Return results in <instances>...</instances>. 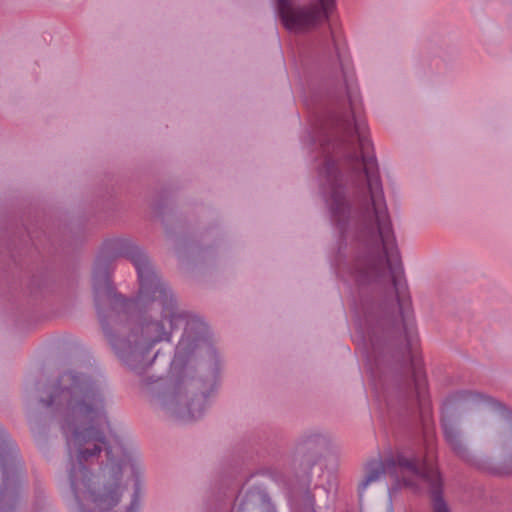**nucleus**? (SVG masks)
I'll use <instances>...</instances> for the list:
<instances>
[{"instance_id":"obj_13","label":"nucleus","mask_w":512,"mask_h":512,"mask_svg":"<svg viewBox=\"0 0 512 512\" xmlns=\"http://www.w3.org/2000/svg\"><path fill=\"white\" fill-rule=\"evenodd\" d=\"M381 323L382 325H388V326H391L394 324V320L392 319V316L390 314V312L388 311V308L386 306V304L381 308Z\"/></svg>"},{"instance_id":"obj_1","label":"nucleus","mask_w":512,"mask_h":512,"mask_svg":"<svg viewBox=\"0 0 512 512\" xmlns=\"http://www.w3.org/2000/svg\"><path fill=\"white\" fill-rule=\"evenodd\" d=\"M340 141L325 160L321 174L328 185V205L341 233L350 229L367 249L353 271L359 284L384 287L392 282L400 309L402 329L409 345L416 341V326L401 271L391 221L384 201L377 163L366 125L341 119Z\"/></svg>"},{"instance_id":"obj_4","label":"nucleus","mask_w":512,"mask_h":512,"mask_svg":"<svg viewBox=\"0 0 512 512\" xmlns=\"http://www.w3.org/2000/svg\"><path fill=\"white\" fill-rule=\"evenodd\" d=\"M388 475L395 488L406 487L413 491L427 488L431 495L433 512H448V505L443 500L442 479L438 469L428 460L422 463L416 458H406L398 454L386 459L375 457L363 466L361 479L358 483V494L362 499L370 487L384 476Z\"/></svg>"},{"instance_id":"obj_8","label":"nucleus","mask_w":512,"mask_h":512,"mask_svg":"<svg viewBox=\"0 0 512 512\" xmlns=\"http://www.w3.org/2000/svg\"><path fill=\"white\" fill-rule=\"evenodd\" d=\"M94 291L97 300L102 296L107 299H111L113 297V288L106 273H102L100 275L97 273L94 274Z\"/></svg>"},{"instance_id":"obj_11","label":"nucleus","mask_w":512,"mask_h":512,"mask_svg":"<svg viewBox=\"0 0 512 512\" xmlns=\"http://www.w3.org/2000/svg\"><path fill=\"white\" fill-rule=\"evenodd\" d=\"M415 391L419 401H424L426 397L427 383L425 378L417 372L414 376Z\"/></svg>"},{"instance_id":"obj_16","label":"nucleus","mask_w":512,"mask_h":512,"mask_svg":"<svg viewBox=\"0 0 512 512\" xmlns=\"http://www.w3.org/2000/svg\"><path fill=\"white\" fill-rule=\"evenodd\" d=\"M448 512H450V511H448Z\"/></svg>"},{"instance_id":"obj_10","label":"nucleus","mask_w":512,"mask_h":512,"mask_svg":"<svg viewBox=\"0 0 512 512\" xmlns=\"http://www.w3.org/2000/svg\"><path fill=\"white\" fill-rule=\"evenodd\" d=\"M0 473L4 480V489H7L10 479L15 475V469L12 461L7 457H2L0 455Z\"/></svg>"},{"instance_id":"obj_2","label":"nucleus","mask_w":512,"mask_h":512,"mask_svg":"<svg viewBox=\"0 0 512 512\" xmlns=\"http://www.w3.org/2000/svg\"><path fill=\"white\" fill-rule=\"evenodd\" d=\"M63 421L71 460L75 512H137L142 465L111 432L100 386L90 377L64 372L42 400Z\"/></svg>"},{"instance_id":"obj_12","label":"nucleus","mask_w":512,"mask_h":512,"mask_svg":"<svg viewBox=\"0 0 512 512\" xmlns=\"http://www.w3.org/2000/svg\"><path fill=\"white\" fill-rule=\"evenodd\" d=\"M202 411H203V408L200 407L199 403L192 401V403L190 404V406L188 408L187 415L182 412H179V416L182 419H186V420L197 419L202 415Z\"/></svg>"},{"instance_id":"obj_3","label":"nucleus","mask_w":512,"mask_h":512,"mask_svg":"<svg viewBox=\"0 0 512 512\" xmlns=\"http://www.w3.org/2000/svg\"><path fill=\"white\" fill-rule=\"evenodd\" d=\"M130 257L137 270L140 283L138 301L143 304L150 301L158 302L163 309V321L150 323L144 328L151 342L149 348L156 342L169 340L171 332L182 324H185V336L180 340L177 346V359L183 351L190 348L188 339L189 331L193 328L204 330V324L196 319H190L186 313L176 308L172 293L154 271L153 266L144 252L135 249L131 252Z\"/></svg>"},{"instance_id":"obj_9","label":"nucleus","mask_w":512,"mask_h":512,"mask_svg":"<svg viewBox=\"0 0 512 512\" xmlns=\"http://www.w3.org/2000/svg\"><path fill=\"white\" fill-rule=\"evenodd\" d=\"M110 343L118 356L123 360H125L126 353L133 356L138 353L137 346H132L130 343H126L125 341L112 338L110 339Z\"/></svg>"},{"instance_id":"obj_15","label":"nucleus","mask_w":512,"mask_h":512,"mask_svg":"<svg viewBox=\"0 0 512 512\" xmlns=\"http://www.w3.org/2000/svg\"><path fill=\"white\" fill-rule=\"evenodd\" d=\"M200 341H201V339H200V338H197V339H196L197 344H195V347H196V346H198V342H200Z\"/></svg>"},{"instance_id":"obj_14","label":"nucleus","mask_w":512,"mask_h":512,"mask_svg":"<svg viewBox=\"0 0 512 512\" xmlns=\"http://www.w3.org/2000/svg\"><path fill=\"white\" fill-rule=\"evenodd\" d=\"M479 468L485 470V471H488L490 473H493V474H499V475H502V474H506L508 473V471H504L503 469L501 468H497V467H493L489 464H486V463H483V464H478Z\"/></svg>"},{"instance_id":"obj_5","label":"nucleus","mask_w":512,"mask_h":512,"mask_svg":"<svg viewBox=\"0 0 512 512\" xmlns=\"http://www.w3.org/2000/svg\"><path fill=\"white\" fill-rule=\"evenodd\" d=\"M498 407L500 404L493 398L471 390L459 391L447 400L442 416V428L447 444L457 456L465 459L468 455L461 432L466 417Z\"/></svg>"},{"instance_id":"obj_7","label":"nucleus","mask_w":512,"mask_h":512,"mask_svg":"<svg viewBox=\"0 0 512 512\" xmlns=\"http://www.w3.org/2000/svg\"><path fill=\"white\" fill-rule=\"evenodd\" d=\"M491 444L494 448L505 450L512 459V424H504L492 436Z\"/></svg>"},{"instance_id":"obj_6","label":"nucleus","mask_w":512,"mask_h":512,"mask_svg":"<svg viewBox=\"0 0 512 512\" xmlns=\"http://www.w3.org/2000/svg\"><path fill=\"white\" fill-rule=\"evenodd\" d=\"M283 26L295 33L311 31L328 21L335 0H276Z\"/></svg>"}]
</instances>
